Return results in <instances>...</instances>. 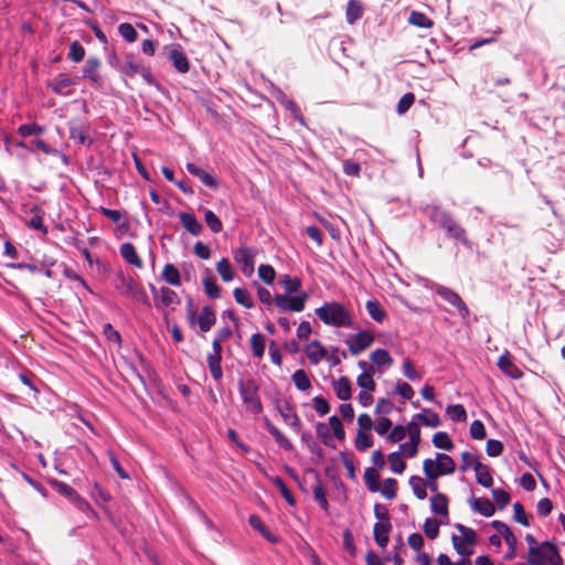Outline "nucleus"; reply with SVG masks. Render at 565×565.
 <instances>
[{
  "instance_id": "obj_1",
  "label": "nucleus",
  "mask_w": 565,
  "mask_h": 565,
  "mask_svg": "<svg viewBox=\"0 0 565 565\" xmlns=\"http://www.w3.org/2000/svg\"><path fill=\"white\" fill-rule=\"evenodd\" d=\"M316 316L327 326L351 328L353 319L350 311L338 301L324 302L315 310Z\"/></svg>"
},
{
  "instance_id": "obj_2",
  "label": "nucleus",
  "mask_w": 565,
  "mask_h": 565,
  "mask_svg": "<svg viewBox=\"0 0 565 565\" xmlns=\"http://www.w3.org/2000/svg\"><path fill=\"white\" fill-rule=\"evenodd\" d=\"M114 287L118 292L129 298L132 302L142 303L147 308L151 307L150 299L143 288L124 271H118L116 274Z\"/></svg>"
},
{
  "instance_id": "obj_3",
  "label": "nucleus",
  "mask_w": 565,
  "mask_h": 565,
  "mask_svg": "<svg viewBox=\"0 0 565 565\" xmlns=\"http://www.w3.org/2000/svg\"><path fill=\"white\" fill-rule=\"evenodd\" d=\"M527 563L530 565H563V559L555 544L545 541L539 546L529 548Z\"/></svg>"
},
{
  "instance_id": "obj_4",
  "label": "nucleus",
  "mask_w": 565,
  "mask_h": 565,
  "mask_svg": "<svg viewBox=\"0 0 565 565\" xmlns=\"http://www.w3.org/2000/svg\"><path fill=\"white\" fill-rule=\"evenodd\" d=\"M456 463L454 459L444 452H437L436 459L427 458L423 462V470L427 479L436 480L441 476L455 472Z\"/></svg>"
},
{
  "instance_id": "obj_5",
  "label": "nucleus",
  "mask_w": 565,
  "mask_h": 565,
  "mask_svg": "<svg viewBox=\"0 0 565 565\" xmlns=\"http://www.w3.org/2000/svg\"><path fill=\"white\" fill-rule=\"evenodd\" d=\"M238 392L243 404L254 415H258L263 411V404L258 395V385L254 380H239Z\"/></svg>"
},
{
  "instance_id": "obj_6",
  "label": "nucleus",
  "mask_w": 565,
  "mask_h": 565,
  "mask_svg": "<svg viewBox=\"0 0 565 565\" xmlns=\"http://www.w3.org/2000/svg\"><path fill=\"white\" fill-rule=\"evenodd\" d=\"M454 526L460 533V536L452 535V537H451L454 548L462 557H469L472 554V550L466 545H469V546L476 545L477 544V534L472 529H470L461 523H456Z\"/></svg>"
},
{
  "instance_id": "obj_7",
  "label": "nucleus",
  "mask_w": 565,
  "mask_h": 565,
  "mask_svg": "<svg viewBox=\"0 0 565 565\" xmlns=\"http://www.w3.org/2000/svg\"><path fill=\"white\" fill-rule=\"evenodd\" d=\"M186 317L191 324H199L202 333L209 332L216 322V316L211 306H204L201 312L196 315L191 300L188 302Z\"/></svg>"
},
{
  "instance_id": "obj_8",
  "label": "nucleus",
  "mask_w": 565,
  "mask_h": 565,
  "mask_svg": "<svg viewBox=\"0 0 565 565\" xmlns=\"http://www.w3.org/2000/svg\"><path fill=\"white\" fill-rule=\"evenodd\" d=\"M309 298L307 291H301L298 295H276L274 297V303L281 312H301L306 302Z\"/></svg>"
},
{
  "instance_id": "obj_9",
  "label": "nucleus",
  "mask_w": 565,
  "mask_h": 565,
  "mask_svg": "<svg viewBox=\"0 0 565 565\" xmlns=\"http://www.w3.org/2000/svg\"><path fill=\"white\" fill-rule=\"evenodd\" d=\"M118 71L127 77H134L139 74L146 82H151L152 75L150 70L145 66L140 60L134 57L131 54L127 55L126 61L122 62L120 66H118Z\"/></svg>"
},
{
  "instance_id": "obj_10",
  "label": "nucleus",
  "mask_w": 565,
  "mask_h": 565,
  "mask_svg": "<svg viewBox=\"0 0 565 565\" xmlns=\"http://www.w3.org/2000/svg\"><path fill=\"white\" fill-rule=\"evenodd\" d=\"M257 254L254 247H239L233 252L234 260L241 266L243 274L252 276L255 269L254 258Z\"/></svg>"
},
{
  "instance_id": "obj_11",
  "label": "nucleus",
  "mask_w": 565,
  "mask_h": 565,
  "mask_svg": "<svg viewBox=\"0 0 565 565\" xmlns=\"http://www.w3.org/2000/svg\"><path fill=\"white\" fill-rule=\"evenodd\" d=\"M436 294L439 295L449 305L457 308L461 318L466 319L469 317L470 311L467 305L455 290L445 286H438L436 288Z\"/></svg>"
},
{
  "instance_id": "obj_12",
  "label": "nucleus",
  "mask_w": 565,
  "mask_h": 565,
  "mask_svg": "<svg viewBox=\"0 0 565 565\" xmlns=\"http://www.w3.org/2000/svg\"><path fill=\"white\" fill-rule=\"evenodd\" d=\"M374 337L367 331H360L355 335L347 340L349 351L353 355L360 354L362 351L372 345Z\"/></svg>"
},
{
  "instance_id": "obj_13",
  "label": "nucleus",
  "mask_w": 565,
  "mask_h": 565,
  "mask_svg": "<svg viewBox=\"0 0 565 565\" xmlns=\"http://www.w3.org/2000/svg\"><path fill=\"white\" fill-rule=\"evenodd\" d=\"M277 102L285 107V109L289 110L291 113V116L300 122L302 126H306L305 117L302 116L299 107L296 105V103L290 99L281 89H277L274 94Z\"/></svg>"
},
{
  "instance_id": "obj_14",
  "label": "nucleus",
  "mask_w": 565,
  "mask_h": 565,
  "mask_svg": "<svg viewBox=\"0 0 565 565\" xmlns=\"http://www.w3.org/2000/svg\"><path fill=\"white\" fill-rule=\"evenodd\" d=\"M277 409L284 422L295 431L299 433L301 429V420L298 414L295 412L292 405L289 402H286L284 405H278Z\"/></svg>"
},
{
  "instance_id": "obj_15",
  "label": "nucleus",
  "mask_w": 565,
  "mask_h": 565,
  "mask_svg": "<svg viewBox=\"0 0 565 565\" xmlns=\"http://www.w3.org/2000/svg\"><path fill=\"white\" fill-rule=\"evenodd\" d=\"M76 84L75 78L66 77L63 74L58 75V77L54 78L49 86L51 89L61 96H70L72 90L71 87Z\"/></svg>"
},
{
  "instance_id": "obj_16",
  "label": "nucleus",
  "mask_w": 565,
  "mask_h": 565,
  "mask_svg": "<svg viewBox=\"0 0 565 565\" xmlns=\"http://www.w3.org/2000/svg\"><path fill=\"white\" fill-rule=\"evenodd\" d=\"M426 213L429 220L443 230L454 220L449 212L439 206H427Z\"/></svg>"
},
{
  "instance_id": "obj_17",
  "label": "nucleus",
  "mask_w": 565,
  "mask_h": 565,
  "mask_svg": "<svg viewBox=\"0 0 565 565\" xmlns=\"http://www.w3.org/2000/svg\"><path fill=\"white\" fill-rule=\"evenodd\" d=\"M498 367L512 379L518 380L522 376V371L514 364L509 352H505L499 358Z\"/></svg>"
},
{
  "instance_id": "obj_18",
  "label": "nucleus",
  "mask_w": 565,
  "mask_h": 565,
  "mask_svg": "<svg viewBox=\"0 0 565 565\" xmlns=\"http://www.w3.org/2000/svg\"><path fill=\"white\" fill-rule=\"evenodd\" d=\"M186 170L190 174L199 178L204 185L211 189H216L218 186L216 179L196 164L188 162Z\"/></svg>"
},
{
  "instance_id": "obj_19",
  "label": "nucleus",
  "mask_w": 565,
  "mask_h": 565,
  "mask_svg": "<svg viewBox=\"0 0 565 565\" xmlns=\"http://www.w3.org/2000/svg\"><path fill=\"white\" fill-rule=\"evenodd\" d=\"M180 303V297L178 294L169 287L160 288V296L156 302V308L162 309L171 306H177Z\"/></svg>"
},
{
  "instance_id": "obj_20",
  "label": "nucleus",
  "mask_w": 565,
  "mask_h": 565,
  "mask_svg": "<svg viewBox=\"0 0 565 565\" xmlns=\"http://www.w3.org/2000/svg\"><path fill=\"white\" fill-rule=\"evenodd\" d=\"M180 222L183 227L192 235L198 236L202 232V224L195 217L194 214L188 212H181L179 214Z\"/></svg>"
},
{
  "instance_id": "obj_21",
  "label": "nucleus",
  "mask_w": 565,
  "mask_h": 565,
  "mask_svg": "<svg viewBox=\"0 0 565 565\" xmlns=\"http://www.w3.org/2000/svg\"><path fill=\"white\" fill-rule=\"evenodd\" d=\"M202 284L204 287V291L206 292L207 296H210L213 299L220 298L221 289H220L218 285L216 284L215 277L212 275V273L209 268H205V270H204Z\"/></svg>"
},
{
  "instance_id": "obj_22",
  "label": "nucleus",
  "mask_w": 565,
  "mask_h": 565,
  "mask_svg": "<svg viewBox=\"0 0 565 565\" xmlns=\"http://www.w3.org/2000/svg\"><path fill=\"white\" fill-rule=\"evenodd\" d=\"M120 256L130 265H134L137 268H141L143 266L142 260L138 256L135 246L131 243H124L120 245Z\"/></svg>"
},
{
  "instance_id": "obj_23",
  "label": "nucleus",
  "mask_w": 565,
  "mask_h": 565,
  "mask_svg": "<svg viewBox=\"0 0 565 565\" xmlns=\"http://www.w3.org/2000/svg\"><path fill=\"white\" fill-rule=\"evenodd\" d=\"M392 529L391 522H376L373 527L374 540L380 547L388 543V533Z\"/></svg>"
},
{
  "instance_id": "obj_24",
  "label": "nucleus",
  "mask_w": 565,
  "mask_h": 565,
  "mask_svg": "<svg viewBox=\"0 0 565 565\" xmlns=\"http://www.w3.org/2000/svg\"><path fill=\"white\" fill-rule=\"evenodd\" d=\"M169 57L172 61L173 66L177 68L178 72L183 73V74L189 72L190 63H189L186 55L184 54V52L181 49H179V47L172 49L169 53Z\"/></svg>"
},
{
  "instance_id": "obj_25",
  "label": "nucleus",
  "mask_w": 565,
  "mask_h": 565,
  "mask_svg": "<svg viewBox=\"0 0 565 565\" xmlns=\"http://www.w3.org/2000/svg\"><path fill=\"white\" fill-rule=\"evenodd\" d=\"M278 284L284 288V295H298L301 292V280L298 277L284 275L279 278Z\"/></svg>"
},
{
  "instance_id": "obj_26",
  "label": "nucleus",
  "mask_w": 565,
  "mask_h": 565,
  "mask_svg": "<svg viewBox=\"0 0 565 565\" xmlns=\"http://www.w3.org/2000/svg\"><path fill=\"white\" fill-rule=\"evenodd\" d=\"M306 354L312 364H318L326 356L327 350L318 340H313L306 347Z\"/></svg>"
},
{
  "instance_id": "obj_27",
  "label": "nucleus",
  "mask_w": 565,
  "mask_h": 565,
  "mask_svg": "<svg viewBox=\"0 0 565 565\" xmlns=\"http://www.w3.org/2000/svg\"><path fill=\"white\" fill-rule=\"evenodd\" d=\"M471 509L486 518L494 514L495 508L488 498H476L471 501Z\"/></svg>"
},
{
  "instance_id": "obj_28",
  "label": "nucleus",
  "mask_w": 565,
  "mask_h": 565,
  "mask_svg": "<svg viewBox=\"0 0 565 565\" xmlns=\"http://www.w3.org/2000/svg\"><path fill=\"white\" fill-rule=\"evenodd\" d=\"M100 63L97 57L87 58L84 67H83V77L89 79L90 82L98 84L100 81V76L98 74V67Z\"/></svg>"
},
{
  "instance_id": "obj_29",
  "label": "nucleus",
  "mask_w": 565,
  "mask_h": 565,
  "mask_svg": "<svg viewBox=\"0 0 565 565\" xmlns=\"http://www.w3.org/2000/svg\"><path fill=\"white\" fill-rule=\"evenodd\" d=\"M333 390L337 397L341 401H348L352 396L351 383L345 376H342L333 382Z\"/></svg>"
},
{
  "instance_id": "obj_30",
  "label": "nucleus",
  "mask_w": 565,
  "mask_h": 565,
  "mask_svg": "<svg viewBox=\"0 0 565 565\" xmlns=\"http://www.w3.org/2000/svg\"><path fill=\"white\" fill-rule=\"evenodd\" d=\"M430 509L433 513L448 516V499L444 493L437 492L430 498Z\"/></svg>"
},
{
  "instance_id": "obj_31",
  "label": "nucleus",
  "mask_w": 565,
  "mask_h": 565,
  "mask_svg": "<svg viewBox=\"0 0 565 565\" xmlns=\"http://www.w3.org/2000/svg\"><path fill=\"white\" fill-rule=\"evenodd\" d=\"M265 426L268 433L274 437L275 441L285 450L290 451L294 448L292 443L269 420H266Z\"/></svg>"
},
{
  "instance_id": "obj_32",
  "label": "nucleus",
  "mask_w": 565,
  "mask_h": 565,
  "mask_svg": "<svg viewBox=\"0 0 565 565\" xmlns=\"http://www.w3.org/2000/svg\"><path fill=\"white\" fill-rule=\"evenodd\" d=\"M415 418L424 426L436 428L441 425L439 415L428 408H424L422 413L417 414Z\"/></svg>"
},
{
  "instance_id": "obj_33",
  "label": "nucleus",
  "mask_w": 565,
  "mask_h": 565,
  "mask_svg": "<svg viewBox=\"0 0 565 565\" xmlns=\"http://www.w3.org/2000/svg\"><path fill=\"white\" fill-rule=\"evenodd\" d=\"M162 279L171 286L181 285V276L179 269L173 264H166L162 269Z\"/></svg>"
},
{
  "instance_id": "obj_34",
  "label": "nucleus",
  "mask_w": 565,
  "mask_h": 565,
  "mask_svg": "<svg viewBox=\"0 0 565 565\" xmlns=\"http://www.w3.org/2000/svg\"><path fill=\"white\" fill-rule=\"evenodd\" d=\"M476 479L479 484L484 488H490L493 484L492 476L489 471L488 466L483 463H478L475 467Z\"/></svg>"
},
{
  "instance_id": "obj_35",
  "label": "nucleus",
  "mask_w": 565,
  "mask_h": 565,
  "mask_svg": "<svg viewBox=\"0 0 565 565\" xmlns=\"http://www.w3.org/2000/svg\"><path fill=\"white\" fill-rule=\"evenodd\" d=\"M222 355L209 354L206 358L207 366L211 375L215 381H221L223 377V370L221 365Z\"/></svg>"
},
{
  "instance_id": "obj_36",
  "label": "nucleus",
  "mask_w": 565,
  "mask_h": 565,
  "mask_svg": "<svg viewBox=\"0 0 565 565\" xmlns=\"http://www.w3.org/2000/svg\"><path fill=\"white\" fill-rule=\"evenodd\" d=\"M409 486L413 490V493L415 494V497L417 499L424 500L427 497V491H426L427 484L423 478H420L418 476H412L409 478Z\"/></svg>"
},
{
  "instance_id": "obj_37",
  "label": "nucleus",
  "mask_w": 565,
  "mask_h": 565,
  "mask_svg": "<svg viewBox=\"0 0 565 565\" xmlns=\"http://www.w3.org/2000/svg\"><path fill=\"white\" fill-rule=\"evenodd\" d=\"M362 13L363 9L358 0H350L348 2L345 12L348 23L353 24L354 22H356L359 19H361Z\"/></svg>"
},
{
  "instance_id": "obj_38",
  "label": "nucleus",
  "mask_w": 565,
  "mask_h": 565,
  "mask_svg": "<svg viewBox=\"0 0 565 565\" xmlns=\"http://www.w3.org/2000/svg\"><path fill=\"white\" fill-rule=\"evenodd\" d=\"M447 235L463 244H467L466 231L455 220H452L445 228Z\"/></svg>"
},
{
  "instance_id": "obj_39",
  "label": "nucleus",
  "mask_w": 565,
  "mask_h": 565,
  "mask_svg": "<svg viewBox=\"0 0 565 565\" xmlns=\"http://www.w3.org/2000/svg\"><path fill=\"white\" fill-rule=\"evenodd\" d=\"M295 386L302 392L308 391L311 387V382L305 370H296L291 376Z\"/></svg>"
},
{
  "instance_id": "obj_40",
  "label": "nucleus",
  "mask_w": 565,
  "mask_h": 565,
  "mask_svg": "<svg viewBox=\"0 0 565 565\" xmlns=\"http://www.w3.org/2000/svg\"><path fill=\"white\" fill-rule=\"evenodd\" d=\"M365 307L370 317L376 322L385 319L386 312L377 300H369Z\"/></svg>"
},
{
  "instance_id": "obj_41",
  "label": "nucleus",
  "mask_w": 565,
  "mask_h": 565,
  "mask_svg": "<svg viewBox=\"0 0 565 565\" xmlns=\"http://www.w3.org/2000/svg\"><path fill=\"white\" fill-rule=\"evenodd\" d=\"M380 476L374 468H366L364 471V481L370 492L380 491Z\"/></svg>"
},
{
  "instance_id": "obj_42",
  "label": "nucleus",
  "mask_w": 565,
  "mask_h": 565,
  "mask_svg": "<svg viewBox=\"0 0 565 565\" xmlns=\"http://www.w3.org/2000/svg\"><path fill=\"white\" fill-rule=\"evenodd\" d=\"M70 138L79 145H90L85 126H73L70 128Z\"/></svg>"
},
{
  "instance_id": "obj_43",
  "label": "nucleus",
  "mask_w": 565,
  "mask_h": 565,
  "mask_svg": "<svg viewBox=\"0 0 565 565\" xmlns=\"http://www.w3.org/2000/svg\"><path fill=\"white\" fill-rule=\"evenodd\" d=\"M233 296L237 303L242 305L246 309L254 307V300L250 292L245 288H235Z\"/></svg>"
},
{
  "instance_id": "obj_44",
  "label": "nucleus",
  "mask_w": 565,
  "mask_h": 565,
  "mask_svg": "<svg viewBox=\"0 0 565 565\" xmlns=\"http://www.w3.org/2000/svg\"><path fill=\"white\" fill-rule=\"evenodd\" d=\"M271 482L277 487V489L280 491L282 498L287 501L289 505H295L296 500L291 493V491L287 488L284 479L281 477H273Z\"/></svg>"
},
{
  "instance_id": "obj_45",
  "label": "nucleus",
  "mask_w": 565,
  "mask_h": 565,
  "mask_svg": "<svg viewBox=\"0 0 565 565\" xmlns=\"http://www.w3.org/2000/svg\"><path fill=\"white\" fill-rule=\"evenodd\" d=\"M370 359L374 364L379 366L390 365L393 363V359L391 358L388 351L385 349H376L371 353Z\"/></svg>"
},
{
  "instance_id": "obj_46",
  "label": "nucleus",
  "mask_w": 565,
  "mask_h": 565,
  "mask_svg": "<svg viewBox=\"0 0 565 565\" xmlns=\"http://www.w3.org/2000/svg\"><path fill=\"white\" fill-rule=\"evenodd\" d=\"M433 444L436 448L443 450H451L454 448V443L448 436L447 433L438 431L433 437Z\"/></svg>"
},
{
  "instance_id": "obj_47",
  "label": "nucleus",
  "mask_w": 565,
  "mask_h": 565,
  "mask_svg": "<svg viewBox=\"0 0 565 565\" xmlns=\"http://www.w3.org/2000/svg\"><path fill=\"white\" fill-rule=\"evenodd\" d=\"M216 270L225 282L232 281L234 278V270L227 258H222L216 264Z\"/></svg>"
},
{
  "instance_id": "obj_48",
  "label": "nucleus",
  "mask_w": 565,
  "mask_h": 565,
  "mask_svg": "<svg viewBox=\"0 0 565 565\" xmlns=\"http://www.w3.org/2000/svg\"><path fill=\"white\" fill-rule=\"evenodd\" d=\"M31 211L35 214L30 218L28 225L43 234H47V227L44 225L40 207L33 206Z\"/></svg>"
},
{
  "instance_id": "obj_49",
  "label": "nucleus",
  "mask_w": 565,
  "mask_h": 565,
  "mask_svg": "<svg viewBox=\"0 0 565 565\" xmlns=\"http://www.w3.org/2000/svg\"><path fill=\"white\" fill-rule=\"evenodd\" d=\"M447 416L454 422H466L467 413L461 404L449 405L446 408Z\"/></svg>"
},
{
  "instance_id": "obj_50",
  "label": "nucleus",
  "mask_w": 565,
  "mask_h": 565,
  "mask_svg": "<svg viewBox=\"0 0 565 565\" xmlns=\"http://www.w3.org/2000/svg\"><path fill=\"white\" fill-rule=\"evenodd\" d=\"M388 462L391 470L394 473L401 475L406 468V463L402 458V455L399 451H394L388 455Z\"/></svg>"
},
{
  "instance_id": "obj_51",
  "label": "nucleus",
  "mask_w": 565,
  "mask_h": 565,
  "mask_svg": "<svg viewBox=\"0 0 565 565\" xmlns=\"http://www.w3.org/2000/svg\"><path fill=\"white\" fill-rule=\"evenodd\" d=\"M44 131H45V128L38 124H23V125L19 126V128H18V134L21 137L40 136V135H43Z\"/></svg>"
},
{
  "instance_id": "obj_52",
  "label": "nucleus",
  "mask_w": 565,
  "mask_h": 565,
  "mask_svg": "<svg viewBox=\"0 0 565 565\" xmlns=\"http://www.w3.org/2000/svg\"><path fill=\"white\" fill-rule=\"evenodd\" d=\"M373 374L374 372H362L356 379V384L363 391L373 392L375 390Z\"/></svg>"
},
{
  "instance_id": "obj_53",
  "label": "nucleus",
  "mask_w": 565,
  "mask_h": 565,
  "mask_svg": "<svg viewBox=\"0 0 565 565\" xmlns=\"http://www.w3.org/2000/svg\"><path fill=\"white\" fill-rule=\"evenodd\" d=\"M250 348L257 358H262L265 353V337L260 333H254L250 337Z\"/></svg>"
},
{
  "instance_id": "obj_54",
  "label": "nucleus",
  "mask_w": 565,
  "mask_h": 565,
  "mask_svg": "<svg viewBox=\"0 0 565 565\" xmlns=\"http://www.w3.org/2000/svg\"><path fill=\"white\" fill-rule=\"evenodd\" d=\"M408 22L419 28H430L433 25V21L425 13L418 11H412Z\"/></svg>"
},
{
  "instance_id": "obj_55",
  "label": "nucleus",
  "mask_w": 565,
  "mask_h": 565,
  "mask_svg": "<svg viewBox=\"0 0 565 565\" xmlns=\"http://www.w3.org/2000/svg\"><path fill=\"white\" fill-rule=\"evenodd\" d=\"M118 33L121 35V38L129 42V43H132L137 40V31L136 29L132 26V24L130 23H127V22H124V23H120L118 25Z\"/></svg>"
},
{
  "instance_id": "obj_56",
  "label": "nucleus",
  "mask_w": 565,
  "mask_h": 565,
  "mask_svg": "<svg viewBox=\"0 0 565 565\" xmlns=\"http://www.w3.org/2000/svg\"><path fill=\"white\" fill-rule=\"evenodd\" d=\"M204 221L213 233L222 231V222L213 211L206 210L204 212Z\"/></svg>"
},
{
  "instance_id": "obj_57",
  "label": "nucleus",
  "mask_w": 565,
  "mask_h": 565,
  "mask_svg": "<svg viewBox=\"0 0 565 565\" xmlns=\"http://www.w3.org/2000/svg\"><path fill=\"white\" fill-rule=\"evenodd\" d=\"M396 480L387 478L383 481V486L380 487V492L387 500H392L396 497Z\"/></svg>"
},
{
  "instance_id": "obj_58",
  "label": "nucleus",
  "mask_w": 565,
  "mask_h": 565,
  "mask_svg": "<svg viewBox=\"0 0 565 565\" xmlns=\"http://www.w3.org/2000/svg\"><path fill=\"white\" fill-rule=\"evenodd\" d=\"M373 445V439L371 435L364 433L363 430H358L355 438V447L359 451H365L371 448Z\"/></svg>"
},
{
  "instance_id": "obj_59",
  "label": "nucleus",
  "mask_w": 565,
  "mask_h": 565,
  "mask_svg": "<svg viewBox=\"0 0 565 565\" xmlns=\"http://www.w3.org/2000/svg\"><path fill=\"white\" fill-rule=\"evenodd\" d=\"M51 484L53 486V488L60 493V494H63L65 497H68L73 500L76 499V495H79L71 486H68L67 483L65 482H62V481H57V480H52L51 481Z\"/></svg>"
},
{
  "instance_id": "obj_60",
  "label": "nucleus",
  "mask_w": 565,
  "mask_h": 565,
  "mask_svg": "<svg viewBox=\"0 0 565 565\" xmlns=\"http://www.w3.org/2000/svg\"><path fill=\"white\" fill-rule=\"evenodd\" d=\"M84 56H85L84 46L78 41L72 42L70 45L68 57L73 62L78 63V62L83 61Z\"/></svg>"
},
{
  "instance_id": "obj_61",
  "label": "nucleus",
  "mask_w": 565,
  "mask_h": 565,
  "mask_svg": "<svg viewBox=\"0 0 565 565\" xmlns=\"http://www.w3.org/2000/svg\"><path fill=\"white\" fill-rule=\"evenodd\" d=\"M439 522L435 519H426L424 523V532L430 540H435L439 534Z\"/></svg>"
},
{
  "instance_id": "obj_62",
  "label": "nucleus",
  "mask_w": 565,
  "mask_h": 565,
  "mask_svg": "<svg viewBox=\"0 0 565 565\" xmlns=\"http://www.w3.org/2000/svg\"><path fill=\"white\" fill-rule=\"evenodd\" d=\"M103 334L107 341L113 342L116 345L120 347L121 337H120L119 332L117 330H115V328L110 323L104 324Z\"/></svg>"
},
{
  "instance_id": "obj_63",
  "label": "nucleus",
  "mask_w": 565,
  "mask_h": 565,
  "mask_svg": "<svg viewBox=\"0 0 565 565\" xmlns=\"http://www.w3.org/2000/svg\"><path fill=\"white\" fill-rule=\"evenodd\" d=\"M395 394L399 395L404 399H412L414 396V390L413 387L403 381H397L395 384Z\"/></svg>"
},
{
  "instance_id": "obj_64",
  "label": "nucleus",
  "mask_w": 565,
  "mask_h": 565,
  "mask_svg": "<svg viewBox=\"0 0 565 565\" xmlns=\"http://www.w3.org/2000/svg\"><path fill=\"white\" fill-rule=\"evenodd\" d=\"M414 100H415V96L413 93L404 94L397 103L396 111L399 115L405 114L411 108V106L414 104Z\"/></svg>"
}]
</instances>
